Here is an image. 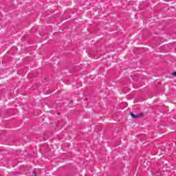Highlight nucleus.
Returning <instances> with one entry per match:
<instances>
[{
	"label": "nucleus",
	"mask_w": 176,
	"mask_h": 176,
	"mask_svg": "<svg viewBox=\"0 0 176 176\" xmlns=\"http://www.w3.org/2000/svg\"><path fill=\"white\" fill-rule=\"evenodd\" d=\"M130 115L133 118L135 117V114H134V113H130Z\"/></svg>",
	"instance_id": "nucleus-2"
},
{
	"label": "nucleus",
	"mask_w": 176,
	"mask_h": 176,
	"mask_svg": "<svg viewBox=\"0 0 176 176\" xmlns=\"http://www.w3.org/2000/svg\"><path fill=\"white\" fill-rule=\"evenodd\" d=\"M144 116V113H140L139 114L135 115L134 119H137L138 118H142Z\"/></svg>",
	"instance_id": "nucleus-1"
},
{
	"label": "nucleus",
	"mask_w": 176,
	"mask_h": 176,
	"mask_svg": "<svg viewBox=\"0 0 176 176\" xmlns=\"http://www.w3.org/2000/svg\"><path fill=\"white\" fill-rule=\"evenodd\" d=\"M172 75H173V76H176V72L172 73Z\"/></svg>",
	"instance_id": "nucleus-3"
},
{
	"label": "nucleus",
	"mask_w": 176,
	"mask_h": 176,
	"mask_svg": "<svg viewBox=\"0 0 176 176\" xmlns=\"http://www.w3.org/2000/svg\"><path fill=\"white\" fill-rule=\"evenodd\" d=\"M34 176H36V175H34Z\"/></svg>",
	"instance_id": "nucleus-4"
}]
</instances>
